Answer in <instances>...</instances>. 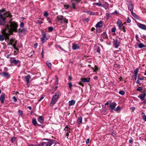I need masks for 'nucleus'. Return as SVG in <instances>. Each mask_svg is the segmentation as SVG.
I'll use <instances>...</instances> for the list:
<instances>
[{
    "label": "nucleus",
    "instance_id": "obj_49",
    "mask_svg": "<svg viewBox=\"0 0 146 146\" xmlns=\"http://www.w3.org/2000/svg\"><path fill=\"white\" fill-rule=\"evenodd\" d=\"M64 6L65 9H67L69 7V6L67 5H64Z\"/></svg>",
    "mask_w": 146,
    "mask_h": 146
},
{
    "label": "nucleus",
    "instance_id": "obj_38",
    "mask_svg": "<svg viewBox=\"0 0 146 146\" xmlns=\"http://www.w3.org/2000/svg\"><path fill=\"white\" fill-rule=\"evenodd\" d=\"M96 51L97 52H98L99 53H100V48L99 46L97 47V49Z\"/></svg>",
    "mask_w": 146,
    "mask_h": 146
},
{
    "label": "nucleus",
    "instance_id": "obj_59",
    "mask_svg": "<svg viewBox=\"0 0 146 146\" xmlns=\"http://www.w3.org/2000/svg\"><path fill=\"white\" fill-rule=\"evenodd\" d=\"M90 139L89 138L86 141V144H88L89 142Z\"/></svg>",
    "mask_w": 146,
    "mask_h": 146
},
{
    "label": "nucleus",
    "instance_id": "obj_55",
    "mask_svg": "<svg viewBox=\"0 0 146 146\" xmlns=\"http://www.w3.org/2000/svg\"><path fill=\"white\" fill-rule=\"evenodd\" d=\"M136 83L137 84H138L139 85H141V83H140L139 80V77H138V78L137 80V81Z\"/></svg>",
    "mask_w": 146,
    "mask_h": 146
},
{
    "label": "nucleus",
    "instance_id": "obj_57",
    "mask_svg": "<svg viewBox=\"0 0 146 146\" xmlns=\"http://www.w3.org/2000/svg\"><path fill=\"white\" fill-rule=\"evenodd\" d=\"M37 45H38V44L37 43H35L34 44V48H36L37 47Z\"/></svg>",
    "mask_w": 146,
    "mask_h": 146
},
{
    "label": "nucleus",
    "instance_id": "obj_50",
    "mask_svg": "<svg viewBox=\"0 0 146 146\" xmlns=\"http://www.w3.org/2000/svg\"><path fill=\"white\" fill-rule=\"evenodd\" d=\"M116 28L114 27L111 30V32L113 33L115 32L116 31Z\"/></svg>",
    "mask_w": 146,
    "mask_h": 146
},
{
    "label": "nucleus",
    "instance_id": "obj_29",
    "mask_svg": "<svg viewBox=\"0 0 146 146\" xmlns=\"http://www.w3.org/2000/svg\"><path fill=\"white\" fill-rule=\"evenodd\" d=\"M65 131V133H67L68 132V133H70V128H68L67 126H66L64 129Z\"/></svg>",
    "mask_w": 146,
    "mask_h": 146
},
{
    "label": "nucleus",
    "instance_id": "obj_25",
    "mask_svg": "<svg viewBox=\"0 0 146 146\" xmlns=\"http://www.w3.org/2000/svg\"><path fill=\"white\" fill-rule=\"evenodd\" d=\"M75 101L74 100H72L71 101H70L68 102L69 106H70L73 105L75 104Z\"/></svg>",
    "mask_w": 146,
    "mask_h": 146
},
{
    "label": "nucleus",
    "instance_id": "obj_6",
    "mask_svg": "<svg viewBox=\"0 0 146 146\" xmlns=\"http://www.w3.org/2000/svg\"><path fill=\"white\" fill-rule=\"evenodd\" d=\"M116 105L117 104L114 102H113L110 104L109 107L111 109V112L113 110H114Z\"/></svg>",
    "mask_w": 146,
    "mask_h": 146
},
{
    "label": "nucleus",
    "instance_id": "obj_52",
    "mask_svg": "<svg viewBox=\"0 0 146 146\" xmlns=\"http://www.w3.org/2000/svg\"><path fill=\"white\" fill-rule=\"evenodd\" d=\"M126 21L127 22V23H130L131 22V20L130 19H129V18H128L127 19V20H126Z\"/></svg>",
    "mask_w": 146,
    "mask_h": 146
},
{
    "label": "nucleus",
    "instance_id": "obj_20",
    "mask_svg": "<svg viewBox=\"0 0 146 146\" xmlns=\"http://www.w3.org/2000/svg\"><path fill=\"white\" fill-rule=\"evenodd\" d=\"M102 24V21H100L97 23L96 25V27L98 28L102 27L103 26Z\"/></svg>",
    "mask_w": 146,
    "mask_h": 146
},
{
    "label": "nucleus",
    "instance_id": "obj_23",
    "mask_svg": "<svg viewBox=\"0 0 146 146\" xmlns=\"http://www.w3.org/2000/svg\"><path fill=\"white\" fill-rule=\"evenodd\" d=\"M138 69L137 68L134 71V79L135 80H136L137 78V74L138 73Z\"/></svg>",
    "mask_w": 146,
    "mask_h": 146
},
{
    "label": "nucleus",
    "instance_id": "obj_35",
    "mask_svg": "<svg viewBox=\"0 0 146 146\" xmlns=\"http://www.w3.org/2000/svg\"><path fill=\"white\" fill-rule=\"evenodd\" d=\"M120 110H121L120 107L119 106H118L117 107L116 109H115L114 110L115 111H120Z\"/></svg>",
    "mask_w": 146,
    "mask_h": 146
},
{
    "label": "nucleus",
    "instance_id": "obj_27",
    "mask_svg": "<svg viewBox=\"0 0 146 146\" xmlns=\"http://www.w3.org/2000/svg\"><path fill=\"white\" fill-rule=\"evenodd\" d=\"M32 123L33 125L35 126L37 125L38 124L36 119L35 118L32 120Z\"/></svg>",
    "mask_w": 146,
    "mask_h": 146
},
{
    "label": "nucleus",
    "instance_id": "obj_64",
    "mask_svg": "<svg viewBox=\"0 0 146 146\" xmlns=\"http://www.w3.org/2000/svg\"><path fill=\"white\" fill-rule=\"evenodd\" d=\"M106 15L107 17L108 18L110 17V15L108 13H106Z\"/></svg>",
    "mask_w": 146,
    "mask_h": 146
},
{
    "label": "nucleus",
    "instance_id": "obj_53",
    "mask_svg": "<svg viewBox=\"0 0 146 146\" xmlns=\"http://www.w3.org/2000/svg\"><path fill=\"white\" fill-rule=\"evenodd\" d=\"M118 24L119 26L120 25H121V21L120 20H118L117 21Z\"/></svg>",
    "mask_w": 146,
    "mask_h": 146
},
{
    "label": "nucleus",
    "instance_id": "obj_31",
    "mask_svg": "<svg viewBox=\"0 0 146 146\" xmlns=\"http://www.w3.org/2000/svg\"><path fill=\"white\" fill-rule=\"evenodd\" d=\"M5 38H5L4 36V35H0V41H3Z\"/></svg>",
    "mask_w": 146,
    "mask_h": 146
},
{
    "label": "nucleus",
    "instance_id": "obj_34",
    "mask_svg": "<svg viewBox=\"0 0 146 146\" xmlns=\"http://www.w3.org/2000/svg\"><path fill=\"white\" fill-rule=\"evenodd\" d=\"M16 139V137H12L11 139V141L12 143H14Z\"/></svg>",
    "mask_w": 146,
    "mask_h": 146
},
{
    "label": "nucleus",
    "instance_id": "obj_61",
    "mask_svg": "<svg viewBox=\"0 0 146 146\" xmlns=\"http://www.w3.org/2000/svg\"><path fill=\"white\" fill-rule=\"evenodd\" d=\"M14 40L13 38L11 39L10 40V42H11L12 43H13V42L14 41Z\"/></svg>",
    "mask_w": 146,
    "mask_h": 146
},
{
    "label": "nucleus",
    "instance_id": "obj_7",
    "mask_svg": "<svg viewBox=\"0 0 146 146\" xmlns=\"http://www.w3.org/2000/svg\"><path fill=\"white\" fill-rule=\"evenodd\" d=\"M128 9L130 10L131 12L133 11V5L131 1L129 2L128 5Z\"/></svg>",
    "mask_w": 146,
    "mask_h": 146
},
{
    "label": "nucleus",
    "instance_id": "obj_40",
    "mask_svg": "<svg viewBox=\"0 0 146 146\" xmlns=\"http://www.w3.org/2000/svg\"><path fill=\"white\" fill-rule=\"evenodd\" d=\"M53 28L52 27H48V30L50 32H52L53 30Z\"/></svg>",
    "mask_w": 146,
    "mask_h": 146
},
{
    "label": "nucleus",
    "instance_id": "obj_58",
    "mask_svg": "<svg viewBox=\"0 0 146 146\" xmlns=\"http://www.w3.org/2000/svg\"><path fill=\"white\" fill-rule=\"evenodd\" d=\"M16 44L17 41H16L15 43L13 44V45H12L14 48L16 47Z\"/></svg>",
    "mask_w": 146,
    "mask_h": 146
},
{
    "label": "nucleus",
    "instance_id": "obj_45",
    "mask_svg": "<svg viewBox=\"0 0 146 146\" xmlns=\"http://www.w3.org/2000/svg\"><path fill=\"white\" fill-rule=\"evenodd\" d=\"M95 69L94 70V72H96L99 70L98 68L96 66H95Z\"/></svg>",
    "mask_w": 146,
    "mask_h": 146
},
{
    "label": "nucleus",
    "instance_id": "obj_17",
    "mask_svg": "<svg viewBox=\"0 0 146 146\" xmlns=\"http://www.w3.org/2000/svg\"><path fill=\"white\" fill-rule=\"evenodd\" d=\"M78 2V0H76L74 1H73L72 2V8L74 9H75V6L77 5Z\"/></svg>",
    "mask_w": 146,
    "mask_h": 146
},
{
    "label": "nucleus",
    "instance_id": "obj_9",
    "mask_svg": "<svg viewBox=\"0 0 146 146\" xmlns=\"http://www.w3.org/2000/svg\"><path fill=\"white\" fill-rule=\"evenodd\" d=\"M0 74L2 76L7 78H9L10 76L8 72H3Z\"/></svg>",
    "mask_w": 146,
    "mask_h": 146
},
{
    "label": "nucleus",
    "instance_id": "obj_43",
    "mask_svg": "<svg viewBox=\"0 0 146 146\" xmlns=\"http://www.w3.org/2000/svg\"><path fill=\"white\" fill-rule=\"evenodd\" d=\"M72 84L71 82H70L68 83L69 87V88L70 90H71V88H72Z\"/></svg>",
    "mask_w": 146,
    "mask_h": 146
},
{
    "label": "nucleus",
    "instance_id": "obj_47",
    "mask_svg": "<svg viewBox=\"0 0 146 146\" xmlns=\"http://www.w3.org/2000/svg\"><path fill=\"white\" fill-rule=\"evenodd\" d=\"M18 113L20 115H21L23 114V112L22 111L19 110L18 111Z\"/></svg>",
    "mask_w": 146,
    "mask_h": 146
},
{
    "label": "nucleus",
    "instance_id": "obj_32",
    "mask_svg": "<svg viewBox=\"0 0 146 146\" xmlns=\"http://www.w3.org/2000/svg\"><path fill=\"white\" fill-rule=\"evenodd\" d=\"M138 47L140 48H142L145 46V45L143 44L142 43H140L138 44Z\"/></svg>",
    "mask_w": 146,
    "mask_h": 146
},
{
    "label": "nucleus",
    "instance_id": "obj_51",
    "mask_svg": "<svg viewBox=\"0 0 146 146\" xmlns=\"http://www.w3.org/2000/svg\"><path fill=\"white\" fill-rule=\"evenodd\" d=\"M24 24L23 22H22L21 23L20 26L22 27H24Z\"/></svg>",
    "mask_w": 146,
    "mask_h": 146
},
{
    "label": "nucleus",
    "instance_id": "obj_1",
    "mask_svg": "<svg viewBox=\"0 0 146 146\" xmlns=\"http://www.w3.org/2000/svg\"><path fill=\"white\" fill-rule=\"evenodd\" d=\"M12 19L9 21L8 23L2 30V33L5 38V41L9 40V36L11 35H13V32H17V28L18 25L17 23L15 21H12Z\"/></svg>",
    "mask_w": 146,
    "mask_h": 146
},
{
    "label": "nucleus",
    "instance_id": "obj_30",
    "mask_svg": "<svg viewBox=\"0 0 146 146\" xmlns=\"http://www.w3.org/2000/svg\"><path fill=\"white\" fill-rule=\"evenodd\" d=\"M132 15L135 19H138L139 17L137 15L135 14L133 12V11L131 12Z\"/></svg>",
    "mask_w": 146,
    "mask_h": 146
},
{
    "label": "nucleus",
    "instance_id": "obj_14",
    "mask_svg": "<svg viewBox=\"0 0 146 146\" xmlns=\"http://www.w3.org/2000/svg\"><path fill=\"white\" fill-rule=\"evenodd\" d=\"M146 94L145 93L140 95V96H138V98H139L142 101L145 100V98L146 96Z\"/></svg>",
    "mask_w": 146,
    "mask_h": 146
},
{
    "label": "nucleus",
    "instance_id": "obj_36",
    "mask_svg": "<svg viewBox=\"0 0 146 146\" xmlns=\"http://www.w3.org/2000/svg\"><path fill=\"white\" fill-rule=\"evenodd\" d=\"M63 21H64L65 23H68V20L66 18H64L63 19Z\"/></svg>",
    "mask_w": 146,
    "mask_h": 146
},
{
    "label": "nucleus",
    "instance_id": "obj_16",
    "mask_svg": "<svg viewBox=\"0 0 146 146\" xmlns=\"http://www.w3.org/2000/svg\"><path fill=\"white\" fill-rule=\"evenodd\" d=\"M101 39L103 38L104 39L108 38V36L106 32H104L101 35Z\"/></svg>",
    "mask_w": 146,
    "mask_h": 146
},
{
    "label": "nucleus",
    "instance_id": "obj_24",
    "mask_svg": "<svg viewBox=\"0 0 146 146\" xmlns=\"http://www.w3.org/2000/svg\"><path fill=\"white\" fill-rule=\"evenodd\" d=\"M48 39V38L47 37H41L40 38V40L42 41V43L43 44H44L45 42H46V40Z\"/></svg>",
    "mask_w": 146,
    "mask_h": 146
},
{
    "label": "nucleus",
    "instance_id": "obj_46",
    "mask_svg": "<svg viewBox=\"0 0 146 146\" xmlns=\"http://www.w3.org/2000/svg\"><path fill=\"white\" fill-rule=\"evenodd\" d=\"M48 15V13L46 12H44V16L45 17H47Z\"/></svg>",
    "mask_w": 146,
    "mask_h": 146
},
{
    "label": "nucleus",
    "instance_id": "obj_5",
    "mask_svg": "<svg viewBox=\"0 0 146 146\" xmlns=\"http://www.w3.org/2000/svg\"><path fill=\"white\" fill-rule=\"evenodd\" d=\"M61 93L59 92H57L55 93L54 95L52 98H54L56 100H57V99H58L61 96Z\"/></svg>",
    "mask_w": 146,
    "mask_h": 146
},
{
    "label": "nucleus",
    "instance_id": "obj_21",
    "mask_svg": "<svg viewBox=\"0 0 146 146\" xmlns=\"http://www.w3.org/2000/svg\"><path fill=\"white\" fill-rule=\"evenodd\" d=\"M125 23H124V24H125ZM123 25H119V29L121 30L122 31H123L124 32H126V30L125 29L124 26H123Z\"/></svg>",
    "mask_w": 146,
    "mask_h": 146
},
{
    "label": "nucleus",
    "instance_id": "obj_48",
    "mask_svg": "<svg viewBox=\"0 0 146 146\" xmlns=\"http://www.w3.org/2000/svg\"><path fill=\"white\" fill-rule=\"evenodd\" d=\"M12 99L13 100L14 102H16L17 101V99L15 96H13L12 98Z\"/></svg>",
    "mask_w": 146,
    "mask_h": 146
},
{
    "label": "nucleus",
    "instance_id": "obj_41",
    "mask_svg": "<svg viewBox=\"0 0 146 146\" xmlns=\"http://www.w3.org/2000/svg\"><path fill=\"white\" fill-rule=\"evenodd\" d=\"M96 5H97L98 6H101V7H104V5H102V4H101V3H96Z\"/></svg>",
    "mask_w": 146,
    "mask_h": 146
},
{
    "label": "nucleus",
    "instance_id": "obj_56",
    "mask_svg": "<svg viewBox=\"0 0 146 146\" xmlns=\"http://www.w3.org/2000/svg\"><path fill=\"white\" fill-rule=\"evenodd\" d=\"M37 22L39 24H42L43 23L42 22V21H39V20L37 21Z\"/></svg>",
    "mask_w": 146,
    "mask_h": 146
},
{
    "label": "nucleus",
    "instance_id": "obj_22",
    "mask_svg": "<svg viewBox=\"0 0 146 146\" xmlns=\"http://www.w3.org/2000/svg\"><path fill=\"white\" fill-rule=\"evenodd\" d=\"M38 121L41 123H44V119L43 118L42 116H39Z\"/></svg>",
    "mask_w": 146,
    "mask_h": 146
},
{
    "label": "nucleus",
    "instance_id": "obj_44",
    "mask_svg": "<svg viewBox=\"0 0 146 146\" xmlns=\"http://www.w3.org/2000/svg\"><path fill=\"white\" fill-rule=\"evenodd\" d=\"M5 11V9H2L0 10V15H2L3 14L2 13V12H4Z\"/></svg>",
    "mask_w": 146,
    "mask_h": 146
},
{
    "label": "nucleus",
    "instance_id": "obj_42",
    "mask_svg": "<svg viewBox=\"0 0 146 146\" xmlns=\"http://www.w3.org/2000/svg\"><path fill=\"white\" fill-rule=\"evenodd\" d=\"M143 88L141 87H139L137 89H136V90L137 91H140L142 90Z\"/></svg>",
    "mask_w": 146,
    "mask_h": 146
},
{
    "label": "nucleus",
    "instance_id": "obj_10",
    "mask_svg": "<svg viewBox=\"0 0 146 146\" xmlns=\"http://www.w3.org/2000/svg\"><path fill=\"white\" fill-rule=\"evenodd\" d=\"M138 26L141 29L146 30V25L140 23H138L137 24Z\"/></svg>",
    "mask_w": 146,
    "mask_h": 146
},
{
    "label": "nucleus",
    "instance_id": "obj_62",
    "mask_svg": "<svg viewBox=\"0 0 146 146\" xmlns=\"http://www.w3.org/2000/svg\"><path fill=\"white\" fill-rule=\"evenodd\" d=\"M136 38L137 40L139 41L138 40V36L137 35H136Z\"/></svg>",
    "mask_w": 146,
    "mask_h": 146
},
{
    "label": "nucleus",
    "instance_id": "obj_15",
    "mask_svg": "<svg viewBox=\"0 0 146 146\" xmlns=\"http://www.w3.org/2000/svg\"><path fill=\"white\" fill-rule=\"evenodd\" d=\"M72 48L73 50H76L77 49L79 48L80 47L77 44L74 43L72 44Z\"/></svg>",
    "mask_w": 146,
    "mask_h": 146
},
{
    "label": "nucleus",
    "instance_id": "obj_63",
    "mask_svg": "<svg viewBox=\"0 0 146 146\" xmlns=\"http://www.w3.org/2000/svg\"><path fill=\"white\" fill-rule=\"evenodd\" d=\"M141 37L144 39L146 38V36L144 35H143Z\"/></svg>",
    "mask_w": 146,
    "mask_h": 146
},
{
    "label": "nucleus",
    "instance_id": "obj_8",
    "mask_svg": "<svg viewBox=\"0 0 146 146\" xmlns=\"http://www.w3.org/2000/svg\"><path fill=\"white\" fill-rule=\"evenodd\" d=\"M113 43L116 48H118L119 44V42H118V40L117 39L116 40L113 39Z\"/></svg>",
    "mask_w": 146,
    "mask_h": 146
},
{
    "label": "nucleus",
    "instance_id": "obj_19",
    "mask_svg": "<svg viewBox=\"0 0 146 146\" xmlns=\"http://www.w3.org/2000/svg\"><path fill=\"white\" fill-rule=\"evenodd\" d=\"M31 76L29 75H27L25 76V79L26 80L27 83L28 84L29 83Z\"/></svg>",
    "mask_w": 146,
    "mask_h": 146
},
{
    "label": "nucleus",
    "instance_id": "obj_33",
    "mask_svg": "<svg viewBox=\"0 0 146 146\" xmlns=\"http://www.w3.org/2000/svg\"><path fill=\"white\" fill-rule=\"evenodd\" d=\"M41 33L42 35V37L46 38V34L45 33L44 31L43 30L42 31Z\"/></svg>",
    "mask_w": 146,
    "mask_h": 146
},
{
    "label": "nucleus",
    "instance_id": "obj_4",
    "mask_svg": "<svg viewBox=\"0 0 146 146\" xmlns=\"http://www.w3.org/2000/svg\"><path fill=\"white\" fill-rule=\"evenodd\" d=\"M10 59H11L10 60V62L11 63L14 64L15 65H18V67L20 66L21 62L20 60H15V58L14 57H11Z\"/></svg>",
    "mask_w": 146,
    "mask_h": 146
},
{
    "label": "nucleus",
    "instance_id": "obj_18",
    "mask_svg": "<svg viewBox=\"0 0 146 146\" xmlns=\"http://www.w3.org/2000/svg\"><path fill=\"white\" fill-rule=\"evenodd\" d=\"M57 100L54 99V98H52L51 100V102L50 103V106H52L56 103Z\"/></svg>",
    "mask_w": 146,
    "mask_h": 146
},
{
    "label": "nucleus",
    "instance_id": "obj_39",
    "mask_svg": "<svg viewBox=\"0 0 146 146\" xmlns=\"http://www.w3.org/2000/svg\"><path fill=\"white\" fill-rule=\"evenodd\" d=\"M88 13H89V14H90V15H95L94 13L90 11H88Z\"/></svg>",
    "mask_w": 146,
    "mask_h": 146
},
{
    "label": "nucleus",
    "instance_id": "obj_54",
    "mask_svg": "<svg viewBox=\"0 0 146 146\" xmlns=\"http://www.w3.org/2000/svg\"><path fill=\"white\" fill-rule=\"evenodd\" d=\"M143 119L145 121H146V116L144 115L142 117Z\"/></svg>",
    "mask_w": 146,
    "mask_h": 146
},
{
    "label": "nucleus",
    "instance_id": "obj_28",
    "mask_svg": "<svg viewBox=\"0 0 146 146\" xmlns=\"http://www.w3.org/2000/svg\"><path fill=\"white\" fill-rule=\"evenodd\" d=\"M46 64L48 66L49 68L50 69H51V68L52 64L50 62H49V61L48 60L46 62Z\"/></svg>",
    "mask_w": 146,
    "mask_h": 146
},
{
    "label": "nucleus",
    "instance_id": "obj_3",
    "mask_svg": "<svg viewBox=\"0 0 146 146\" xmlns=\"http://www.w3.org/2000/svg\"><path fill=\"white\" fill-rule=\"evenodd\" d=\"M44 139L49 141L50 142H42L41 143L39 144L38 146H51L52 144V143H54L56 141L55 140H50L49 139Z\"/></svg>",
    "mask_w": 146,
    "mask_h": 146
},
{
    "label": "nucleus",
    "instance_id": "obj_13",
    "mask_svg": "<svg viewBox=\"0 0 146 146\" xmlns=\"http://www.w3.org/2000/svg\"><path fill=\"white\" fill-rule=\"evenodd\" d=\"M64 17L62 16H58L57 17V18L58 19V20L61 23H63V19Z\"/></svg>",
    "mask_w": 146,
    "mask_h": 146
},
{
    "label": "nucleus",
    "instance_id": "obj_60",
    "mask_svg": "<svg viewBox=\"0 0 146 146\" xmlns=\"http://www.w3.org/2000/svg\"><path fill=\"white\" fill-rule=\"evenodd\" d=\"M58 83V80H56L55 83V85H57Z\"/></svg>",
    "mask_w": 146,
    "mask_h": 146
},
{
    "label": "nucleus",
    "instance_id": "obj_11",
    "mask_svg": "<svg viewBox=\"0 0 146 146\" xmlns=\"http://www.w3.org/2000/svg\"><path fill=\"white\" fill-rule=\"evenodd\" d=\"M81 80L82 82H90V78H81Z\"/></svg>",
    "mask_w": 146,
    "mask_h": 146
},
{
    "label": "nucleus",
    "instance_id": "obj_26",
    "mask_svg": "<svg viewBox=\"0 0 146 146\" xmlns=\"http://www.w3.org/2000/svg\"><path fill=\"white\" fill-rule=\"evenodd\" d=\"M82 117H78V120L77 121V122L78 124H80L82 122Z\"/></svg>",
    "mask_w": 146,
    "mask_h": 146
},
{
    "label": "nucleus",
    "instance_id": "obj_12",
    "mask_svg": "<svg viewBox=\"0 0 146 146\" xmlns=\"http://www.w3.org/2000/svg\"><path fill=\"white\" fill-rule=\"evenodd\" d=\"M5 98V95L4 94H2L0 96V101L1 103L2 104L4 102Z\"/></svg>",
    "mask_w": 146,
    "mask_h": 146
},
{
    "label": "nucleus",
    "instance_id": "obj_2",
    "mask_svg": "<svg viewBox=\"0 0 146 146\" xmlns=\"http://www.w3.org/2000/svg\"><path fill=\"white\" fill-rule=\"evenodd\" d=\"M12 16L9 12H8L3 13L2 15H0V25L6 26L7 25L5 23V19L8 17L11 18Z\"/></svg>",
    "mask_w": 146,
    "mask_h": 146
},
{
    "label": "nucleus",
    "instance_id": "obj_37",
    "mask_svg": "<svg viewBox=\"0 0 146 146\" xmlns=\"http://www.w3.org/2000/svg\"><path fill=\"white\" fill-rule=\"evenodd\" d=\"M119 93L121 95H123L124 94L125 92L124 91L122 90L119 91Z\"/></svg>",
    "mask_w": 146,
    "mask_h": 146
}]
</instances>
